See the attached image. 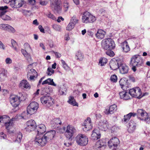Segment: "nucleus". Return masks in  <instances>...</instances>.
<instances>
[{
    "label": "nucleus",
    "instance_id": "nucleus-1",
    "mask_svg": "<svg viewBox=\"0 0 150 150\" xmlns=\"http://www.w3.org/2000/svg\"><path fill=\"white\" fill-rule=\"evenodd\" d=\"M50 1V6L54 12L59 13H61L62 8L60 5L61 4L60 0H40V3L42 5H45Z\"/></svg>",
    "mask_w": 150,
    "mask_h": 150
},
{
    "label": "nucleus",
    "instance_id": "nucleus-2",
    "mask_svg": "<svg viewBox=\"0 0 150 150\" xmlns=\"http://www.w3.org/2000/svg\"><path fill=\"white\" fill-rule=\"evenodd\" d=\"M144 62L142 58L139 54L132 56L131 58L130 65L132 66V70L135 72L137 70L136 67H139L142 66Z\"/></svg>",
    "mask_w": 150,
    "mask_h": 150
},
{
    "label": "nucleus",
    "instance_id": "nucleus-3",
    "mask_svg": "<svg viewBox=\"0 0 150 150\" xmlns=\"http://www.w3.org/2000/svg\"><path fill=\"white\" fill-rule=\"evenodd\" d=\"M56 134V131L51 130L47 132L43 136L40 138L38 137V143L41 146H44L47 141L52 139Z\"/></svg>",
    "mask_w": 150,
    "mask_h": 150
},
{
    "label": "nucleus",
    "instance_id": "nucleus-4",
    "mask_svg": "<svg viewBox=\"0 0 150 150\" xmlns=\"http://www.w3.org/2000/svg\"><path fill=\"white\" fill-rule=\"evenodd\" d=\"M61 124V121L58 118L53 119L50 122L51 127L54 129H57V132L59 133H63L65 131V127L61 128L60 127Z\"/></svg>",
    "mask_w": 150,
    "mask_h": 150
},
{
    "label": "nucleus",
    "instance_id": "nucleus-5",
    "mask_svg": "<svg viewBox=\"0 0 150 150\" xmlns=\"http://www.w3.org/2000/svg\"><path fill=\"white\" fill-rule=\"evenodd\" d=\"M137 115L138 119L140 120L144 121L147 123H150V114H148L145 110L138 109Z\"/></svg>",
    "mask_w": 150,
    "mask_h": 150
},
{
    "label": "nucleus",
    "instance_id": "nucleus-6",
    "mask_svg": "<svg viewBox=\"0 0 150 150\" xmlns=\"http://www.w3.org/2000/svg\"><path fill=\"white\" fill-rule=\"evenodd\" d=\"M102 47L105 50H111L115 47V44L114 40L111 38L103 40L101 42Z\"/></svg>",
    "mask_w": 150,
    "mask_h": 150
},
{
    "label": "nucleus",
    "instance_id": "nucleus-7",
    "mask_svg": "<svg viewBox=\"0 0 150 150\" xmlns=\"http://www.w3.org/2000/svg\"><path fill=\"white\" fill-rule=\"evenodd\" d=\"M96 17L88 11L84 12L82 15V20L83 23H92L96 20Z\"/></svg>",
    "mask_w": 150,
    "mask_h": 150
},
{
    "label": "nucleus",
    "instance_id": "nucleus-8",
    "mask_svg": "<svg viewBox=\"0 0 150 150\" xmlns=\"http://www.w3.org/2000/svg\"><path fill=\"white\" fill-rule=\"evenodd\" d=\"M76 143L81 146H84L87 145L88 142V138L85 135L80 134L77 135L76 138Z\"/></svg>",
    "mask_w": 150,
    "mask_h": 150
},
{
    "label": "nucleus",
    "instance_id": "nucleus-9",
    "mask_svg": "<svg viewBox=\"0 0 150 150\" xmlns=\"http://www.w3.org/2000/svg\"><path fill=\"white\" fill-rule=\"evenodd\" d=\"M26 97L22 95L21 97L17 96H11L10 98V101L11 105L14 107H17L20 104L21 101L25 100Z\"/></svg>",
    "mask_w": 150,
    "mask_h": 150
},
{
    "label": "nucleus",
    "instance_id": "nucleus-10",
    "mask_svg": "<svg viewBox=\"0 0 150 150\" xmlns=\"http://www.w3.org/2000/svg\"><path fill=\"white\" fill-rule=\"evenodd\" d=\"M41 103L45 105L48 107L51 106L54 103V100L52 97L48 96H43L40 98Z\"/></svg>",
    "mask_w": 150,
    "mask_h": 150
},
{
    "label": "nucleus",
    "instance_id": "nucleus-11",
    "mask_svg": "<svg viewBox=\"0 0 150 150\" xmlns=\"http://www.w3.org/2000/svg\"><path fill=\"white\" fill-rule=\"evenodd\" d=\"M129 93L132 97L135 98H140L143 96L142 95L141 89L139 87H134L130 89Z\"/></svg>",
    "mask_w": 150,
    "mask_h": 150
},
{
    "label": "nucleus",
    "instance_id": "nucleus-12",
    "mask_svg": "<svg viewBox=\"0 0 150 150\" xmlns=\"http://www.w3.org/2000/svg\"><path fill=\"white\" fill-rule=\"evenodd\" d=\"M26 125L25 129L27 132H29L35 130L37 126L36 123L33 120L28 121L26 122Z\"/></svg>",
    "mask_w": 150,
    "mask_h": 150
},
{
    "label": "nucleus",
    "instance_id": "nucleus-13",
    "mask_svg": "<svg viewBox=\"0 0 150 150\" xmlns=\"http://www.w3.org/2000/svg\"><path fill=\"white\" fill-rule=\"evenodd\" d=\"M8 8L7 6H0V18L4 21L11 20V18L5 14L6 12V10Z\"/></svg>",
    "mask_w": 150,
    "mask_h": 150
},
{
    "label": "nucleus",
    "instance_id": "nucleus-14",
    "mask_svg": "<svg viewBox=\"0 0 150 150\" xmlns=\"http://www.w3.org/2000/svg\"><path fill=\"white\" fill-rule=\"evenodd\" d=\"M65 135L69 139L71 138L76 132V129L72 126L68 125L67 128L65 127Z\"/></svg>",
    "mask_w": 150,
    "mask_h": 150
},
{
    "label": "nucleus",
    "instance_id": "nucleus-15",
    "mask_svg": "<svg viewBox=\"0 0 150 150\" xmlns=\"http://www.w3.org/2000/svg\"><path fill=\"white\" fill-rule=\"evenodd\" d=\"M83 129L86 132L90 130L93 127L91 120L90 117H88L84 121L82 125Z\"/></svg>",
    "mask_w": 150,
    "mask_h": 150
},
{
    "label": "nucleus",
    "instance_id": "nucleus-16",
    "mask_svg": "<svg viewBox=\"0 0 150 150\" xmlns=\"http://www.w3.org/2000/svg\"><path fill=\"white\" fill-rule=\"evenodd\" d=\"M106 146V141L105 139H101L96 143L94 148L98 150H103Z\"/></svg>",
    "mask_w": 150,
    "mask_h": 150
},
{
    "label": "nucleus",
    "instance_id": "nucleus-17",
    "mask_svg": "<svg viewBox=\"0 0 150 150\" xmlns=\"http://www.w3.org/2000/svg\"><path fill=\"white\" fill-rule=\"evenodd\" d=\"M24 4V0H11L10 2L11 6L14 8H20Z\"/></svg>",
    "mask_w": 150,
    "mask_h": 150
},
{
    "label": "nucleus",
    "instance_id": "nucleus-18",
    "mask_svg": "<svg viewBox=\"0 0 150 150\" xmlns=\"http://www.w3.org/2000/svg\"><path fill=\"white\" fill-rule=\"evenodd\" d=\"M108 143V146L110 148H112L115 150L120 142L118 138L114 137L111 138Z\"/></svg>",
    "mask_w": 150,
    "mask_h": 150
},
{
    "label": "nucleus",
    "instance_id": "nucleus-19",
    "mask_svg": "<svg viewBox=\"0 0 150 150\" xmlns=\"http://www.w3.org/2000/svg\"><path fill=\"white\" fill-rule=\"evenodd\" d=\"M109 127L108 123L105 120H101L98 123V128L102 131H106Z\"/></svg>",
    "mask_w": 150,
    "mask_h": 150
},
{
    "label": "nucleus",
    "instance_id": "nucleus-20",
    "mask_svg": "<svg viewBox=\"0 0 150 150\" xmlns=\"http://www.w3.org/2000/svg\"><path fill=\"white\" fill-rule=\"evenodd\" d=\"M117 110V105L115 104H113L110 106L109 108L106 109L104 111V112L107 115L112 114L116 112Z\"/></svg>",
    "mask_w": 150,
    "mask_h": 150
},
{
    "label": "nucleus",
    "instance_id": "nucleus-21",
    "mask_svg": "<svg viewBox=\"0 0 150 150\" xmlns=\"http://www.w3.org/2000/svg\"><path fill=\"white\" fill-rule=\"evenodd\" d=\"M127 130L129 133L134 132L136 129V123L132 120H131L127 125Z\"/></svg>",
    "mask_w": 150,
    "mask_h": 150
},
{
    "label": "nucleus",
    "instance_id": "nucleus-22",
    "mask_svg": "<svg viewBox=\"0 0 150 150\" xmlns=\"http://www.w3.org/2000/svg\"><path fill=\"white\" fill-rule=\"evenodd\" d=\"M127 81V80L125 78H122L120 79L119 81V84L121 88L123 90L127 89L128 87Z\"/></svg>",
    "mask_w": 150,
    "mask_h": 150
},
{
    "label": "nucleus",
    "instance_id": "nucleus-23",
    "mask_svg": "<svg viewBox=\"0 0 150 150\" xmlns=\"http://www.w3.org/2000/svg\"><path fill=\"white\" fill-rule=\"evenodd\" d=\"M119 69L122 74H125L128 72L129 70L128 66L125 64L122 63L120 65Z\"/></svg>",
    "mask_w": 150,
    "mask_h": 150
},
{
    "label": "nucleus",
    "instance_id": "nucleus-24",
    "mask_svg": "<svg viewBox=\"0 0 150 150\" xmlns=\"http://www.w3.org/2000/svg\"><path fill=\"white\" fill-rule=\"evenodd\" d=\"M129 92L126 91H123L119 93L120 98L121 99L124 100H127L130 99Z\"/></svg>",
    "mask_w": 150,
    "mask_h": 150
},
{
    "label": "nucleus",
    "instance_id": "nucleus-25",
    "mask_svg": "<svg viewBox=\"0 0 150 150\" xmlns=\"http://www.w3.org/2000/svg\"><path fill=\"white\" fill-rule=\"evenodd\" d=\"M32 66L31 64H29L27 68V77L28 78L29 76H33L34 75H36L37 72L36 70L31 68Z\"/></svg>",
    "mask_w": 150,
    "mask_h": 150
},
{
    "label": "nucleus",
    "instance_id": "nucleus-26",
    "mask_svg": "<svg viewBox=\"0 0 150 150\" xmlns=\"http://www.w3.org/2000/svg\"><path fill=\"white\" fill-rule=\"evenodd\" d=\"M91 137L92 139L97 140L100 138V134L98 130L94 129L92 132Z\"/></svg>",
    "mask_w": 150,
    "mask_h": 150
},
{
    "label": "nucleus",
    "instance_id": "nucleus-27",
    "mask_svg": "<svg viewBox=\"0 0 150 150\" xmlns=\"http://www.w3.org/2000/svg\"><path fill=\"white\" fill-rule=\"evenodd\" d=\"M110 68L113 70H115L119 68L120 65L117 61L112 60L110 63Z\"/></svg>",
    "mask_w": 150,
    "mask_h": 150
},
{
    "label": "nucleus",
    "instance_id": "nucleus-28",
    "mask_svg": "<svg viewBox=\"0 0 150 150\" xmlns=\"http://www.w3.org/2000/svg\"><path fill=\"white\" fill-rule=\"evenodd\" d=\"M46 128L45 125L43 124L38 125V136L42 135L46 132Z\"/></svg>",
    "mask_w": 150,
    "mask_h": 150
},
{
    "label": "nucleus",
    "instance_id": "nucleus-29",
    "mask_svg": "<svg viewBox=\"0 0 150 150\" xmlns=\"http://www.w3.org/2000/svg\"><path fill=\"white\" fill-rule=\"evenodd\" d=\"M19 86L22 88L29 89L30 88V86L27 80H22L20 83Z\"/></svg>",
    "mask_w": 150,
    "mask_h": 150
},
{
    "label": "nucleus",
    "instance_id": "nucleus-30",
    "mask_svg": "<svg viewBox=\"0 0 150 150\" xmlns=\"http://www.w3.org/2000/svg\"><path fill=\"white\" fill-rule=\"evenodd\" d=\"M122 47L123 51L126 53L128 52L130 50L128 42L126 41H124L122 43Z\"/></svg>",
    "mask_w": 150,
    "mask_h": 150
},
{
    "label": "nucleus",
    "instance_id": "nucleus-31",
    "mask_svg": "<svg viewBox=\"0 0 150 150\" xmlns=\"http://www.w3.org/2000/svg\"><path fill=\"white\" fill-rule=\"evenodd\" d=\"M21 52L28 62H31L32 61V59L30 54L25 50L22 49L21 50Z\"/></svg>",
    "mask_w": 150,
    "mask_h": 150
},
{
    "label": "nucleus",
    "instance_id": "nucleus-32",
    "mask_svg": "<svg viewBox=\"0 0 150 150\" xmlns=\"http://www.w3.org/2000/svg\"><path fill=\"white\" fill-rule=\"evenodd\" d=\"M15 119V118H12L9 121L6 122L4 123L5 126L7 130H9L12 128L13 124V121Z\"/></svg>",
    "mask_w": 150,
    "mask_h": 150
},
{
    "label": "nucleus",
    "instance_id": "nucleus-33",
    "mask_svg": "<svg viewBox=\"0 0 150 150\" xmlns=\"http://www.w3.org/2000/svg\"><path fill=\"white\" fill-rule=\"evenodd\" d=\"M136 114L134 112H130L126 115H125L123 119L122 120L123 122L125 123L127 122L130 119L131 116L134 117Z\"/></svg>",
    "mask_w": 150,
    "mask_h": 150
},
{
    "label": "nucleus",
    "instance_id": "nucleus-34",
    "mask_svg": "<svg viewBox=\"0 0 150 150\" xmlns=\"http://www.w3.org/2000/svg\"><path fill=\"white\" fill-rule=\"evenodd\" d=\"M105 32L101 29L98 30L96 34V37L98 39L103 38L105 34Z\"/></svg>",
    "mask_w": 150,
    "mask_h": 150
},
{
    "label": "nucleus",
    "instance_id": "nucleus-35",
    "mask_svg": "<svg viewBox=\"0 0 150 150\" xmlns=\"http://www.w3.org/2000/svg\"><path fill=\"white\" fill-rule=\"evenodd\" d=\"M75 56L76 59L79 61H82L84 58L83 54L80 50L76 52Z\"/></svg>",
    "mask_w": 150,
    "mask_h": 150
},
{
    "label": "nucleus",
    "instance_id": "nucleus-36",
    "mask_svg": "<svg viewBox=\"0 0 150 150\" xmlns=\"http://www.w3.org/2000/svg\"><path fill=\"white\" fill-rule=\"evenodd\" d=\"M57 93L58 95H62L65 94L66 89L64 87L62 86H57Z\"/></svg>",
    "mask_w": 150,
    "mask_h": 150
},
{
    "label": "nucleus",
    "instance_id": "nucleus-37",
    "mask_svg": "<svg viewBox=\"0 0 150 150\" xmlns=\"http://www.w3.org/2000/svg\"><path fill=\"white\" fill-rule=\"evenodd\" d=\"M47 84L55 86H56V84L53 81V79L50 78L47 79L42 83V85Z\"/></svg>",
    "mask_w": 150,
    "mask_h": 150
},
{
    "label": "nucleus",
    "instance_id": "nucleus-38",
    "mask_svg": "<svg viewBox=\"0 0 150 150\" xmlns=\"http://www.w3.org/2000/svg\"><path fill=\"white\" fill-rule=\"evenodd\" d=\"M31 115V114L25 112L22 113L21 115H19L18 118L19 119H27L29 118Z\"/></svg>",
    "mask_w": 150,
    "mask_h": 150
},
{
    "label": "nucleus",
    "instance_id": "nucleus-39",
    "mask_svg": "<svg viewBox=\"0 0 150 150\" xmlns=\"http://www.w3.org/2000/svg\"><path fill=\"white\" fill-rule=\"evenodd\" d=\"M68 102L73 106H78V103H76L73 97L70 96L69 97Z\"/></svg>",
    "mask_w": 150,
    "mask_h": 150
},
{
    "label": "nucleus",
    "instance_id": "nucleus-40",
    "mask_svg": "<svg viewBox=\"0 0 150 150\" xmlns=\"http://www.w3.org/2000/svg\"><path fill=\"white\" fill-rule=\"evenodd\" d=\"M62 3L63 4L64 10V12H66L69 7V3L67 0H63L62 1Z\"/></svg>",
    "mask_w": 150,
    "mask_h": 150
},
{
    "label": "nucleus",
    "instance_id": "nucleus-41",
    "mask_svg": "<svg viewBox=\"0 0 150 150\" xmlns=\"http://www.w3.org/2000/svg\"><path fill=\"white\" fill-rule=\"evenodd\" d=\"M37 110L29 105L27 107V111L28 113L31 115L35 113Z\"/></svg>",
    "mask_w": 150,
    "mask_h": 150
},
{
    "label": "nucleus",
    "instance_id": "nucleus-42",
    "mask_svg": "<svg viewBox=\"0 0 150 150\" xmlns=\"http://www.w3.org/2000/svg\"><path fill=\"white\" fill-rule=\"evenodd\" d=\"M107 61V59L106 58H101L99 60V64L101 66H103L106 63Z\"/></svg>",
    "mask_w": 150,
    "mask_h": 150
},
{
    "label": "nucleus",
    "instance_id": "nucleus-43",
    "mask_svg": "<svg viewBox=\"0 0 150 150\" xmlns=\"http://www.w3.org/2000/svg\"><path fill=\"white\" fill-rule=\"evenodd\" d=\"M75 25L74 23L70 22L66 27V29L68 31H71L74 28Z\"/></svg>",
    "mask_w": 150,
    "mask_h": 150
},
{
    "label": "nucleus",
    "instance_id": "nucleus-44",
    "mask_svg": "<svg viewBox=\"0 0 150 150\" xmlns=\"http://www.w3.org/2000/svg\"><path fill=\"white\" fill-rule=\"evenodd\" d=\"M22 137V134L20 132L17 133V138L15 142L18 143H20L21 141Z\"/></svg>",
    "mask_w": 150,
    "mask_h": 150
},
{
    "label": "nucleus",
    "instance_id": "nucleus-45",
    "mask_svg": "<svg viewBox=\"0 0 150 150\" xmlns=\"http://www.w3.org/2000/svg\"><path fill=\"white\" fill-rule=\"evenodd\" d=\"M11 42L12 47L14 49L15 51L18 52L19 50L16 47L17 44L16 42L13 40H11Z\"/></svg>",
    "mask_w": 150,
    "mask_h": 150
},
{
    "label": "nucleus",
    "instance_id": "nucleus-46",
    "mask_svg": "<svg viewBox=\"0 0 150 150\" xmlns=\"http://www.w3.org/2000/svg\"><path fill=\"white\" fill-rule=\"evenodd\" d=\"M1 120L4 122V123L7 121H9L11 119L9 116L6 115H5L0 116Z\"/></svg>",
    "mask_w": 150,
    "mask_h": 150
},
{
    "label": "nucleus",
    "instance_id": "nucleus-47",
    "mask_svg": "<svg viewBox=\"0 0 150 150\" xmlns=\"http://www.w3.org/2000/svg\"><path fill=\"white\" fill-rule=\"evenodd\" d=\"M29 105L30 106L35 109L36 110H38V103L35 101H32L29 104Z\"/></svg>",
    "mask_w": 150,
    "mask_h": 150
},
{
    "label": "nucleus",
    "instance_id": "nucleus-48",
    "mask_svg": "<svg viewBox=\"0 0 150 150\" xmlns=\"http://www.w3.org/2000/svg\"><path fill=\"white\" fill-rule=\"evenodd\" d=\"M54 71L51 68L49 67L47 70V74L48 76H50L54 74Z\"/></svg>",
    "mask_w": 150,
    "mask_h": 150
},
{
    "label": "nucleus",
    "instance_id": "nucleus-49",
    "mask_svg": "<svg viewBox=\"0 0 150 150\" xmlns=\"http://www.w3.org/2000/svg\"><path fill=\"white\" fill-rule=\"evenodd\" d=\"M9 25L6 24H0V29L2 30L7 31Z\"/></svg>",
    "mask_w": 150,
    "mask_h": 150
},
{
    "label": "nucleus",
    "instance_id": "nucleus-50",
    "mask_svg": "<svg viewBox=\"0 0 150 150\" xmlns=\"http://www.w3.org/2000/svg\"><path fill=\"white\" fill-rule=\"evenodd\" d=\"M111 81L113 82H116L117 81V76L115 74L112 75L110 77Z\"/></svg>",
    "mask_w": 150,
    "mask_h": 150
},
{
    "label": "nucleus",
    "instance_id": "nucleus-51",
    "mask_svg": "<svg viewBox=\"0 0 150 150\" xmlns=\"http://www.w3.org/2000/svg\"><path fill=\"white\" fill-rule=\"evenodd\" d=\"M53 28L56 30L60 31L61 30V26L57 24L53 25L52 26Z\"/></svg>",
    "mask_w": 150,
    "mask_h": 150
},
{
    "label": "nucleus",
    "instance_id": "nucleus-52",
    "mask_svg": "<svg viewBox=\"0 0 150 150\" xmlns=\"http://www.w3.org/2000/svg\"><path fill=\"white\" fill-rule=\"evenodd\" d=\"M78 21V20L76 16H74L72 17L71 20L70 22H72L73 23H74L75 25L76 23H77Z\"/></svg>",
    "mask_w": 150,
    "mask_h": 150
},
{
    "label": "nucleus",
    "instance_id": "nucleus-53",
    "mask_svg": "<svg viewBox=\"0 0 150 150\" xmlns=\"http://www.w3.org/2000/svg\"><path fill=\"white\" fill-rule=\"evenodd\" d=\"M38 76V74L36 75H34L33 76H29L28 78V79L31 81H33L35 80L36 79Z\"/></svg>",
    "mask_w": 150,
    "mask_h": 150
},
{
    "label": "nucleus",
    "instance_id": "nucleus-54",
    "mask_svg": "<svg viewBox=\"0 0 150 150\" xmlns=\"http://www.w3.org/2000/svg\"><path fill=\"white\" fill-rule=\"evenodd\" d=\"M7 31L13 33H14L16 31L14 28L9 25L8 26V28H7Z\"/></svg>",
    "mask_w": 150,
    "mask_h": 150
},
{
    "label": "nucleus",
    "instance_id": "nucleus-55",
    "mask_svg": "<svg viewBox=\"0 0 150 150\" xmlns=\"http://www.w3.org/2000/svg\"><path fill=\"white\" fill-rule=\"evenodd\" d=\"M108 51L106 52V54L111 57H113L114 55V52L110 50H108Z\"/></svg>",
    "mask_w": 150,
    "mask_h": 150
},
{
    "label": "nucleus",
    "instance_id": "nucleus-56",
    "mask_svg": "<svg viewBox=\"0 0 150 150\" xmlns=\"http://www.w3.org/2000/svg\"><path fill=\"white\" fill-rule=\"evenodd\" d=\"M5 62L7 64L9 65L12 63V61L10 58L7 57L5 60Z\"/></svg>",
    "mask_w": 150,
    "mask_h": 150
},
{
    "label": "nucleus",
    "instance_id": "nucleus-57",
    "mask_svg": "<svg viewBox=\"0 0 150 150\" xmlns=\"http://www.w3.org/2000/svg\"><path fill=\"white\" fill-rule=\"evenodd\" d=\"M24 46L25 49L27 50L30 51L31 50L30 45L28 43H26L24 44Z\"/></svg>",
    "mask_w": 150,
    "mask_h": 150
},
{
    "label": "nucleus",
    "instance_id": "nucleus-58",
    "mask_svg": "<svg viewBox=\"0 0 150 150\" xmlns=\"http://www.w3.org/2000/svg\"><path fill=\"white\" fill-rule=\"evenodd\" d=\"M47 16L48 17L50 18L51 19L53 20H56V17L54 16L51 13H50L48 14H47Z\"/></svg>",
    "mask_w": 150,
    "mask_h": 150
},
{
    "label": "nucleus",
    "instance_id": "nucleus-59",
    "mask_svg": "<svg viewBox=\"0 0 150 150\" xmlns=\"http://www.w3.org/2000/svg\"><path fill=\"white\" fill-rule=\"evenodd\" d=\"M119 129V127L116 126H114L111 128V130L113 132H116Z\"/></svg>",
    "mask_w": 150,
    "mask_h": 150
},
{
    "label": "nucleus",
    "instance_id": "nucleus-60",
    "mask_svg": "<svg viewBox=\"0 0 150 150\" xmlns=\"http://www.w3.org/2000/svg\"><path fill=\"white\" fill-rule=\"evenodd\" d=\"M6 73L4 69V71L0 74V79H3L6 77Z\"/></svg>",
    "mask_w": 150,
    "mask_h": 150
},
{
    "label": "nucleus",
    "instance_id": "nucleus-61",
    "mask_svg": "<svg viewBox=\"0 0 150 150\" xmlns=\"http://www.w3.org/2000/svg\"><path fill=\"white\" fill-rule=\"evenodd\" d=\"M6 138V136L3 132H2L0 133V139H4Z\"/></svg>",
    "mask_w": 150,
    "mask_h": 150
},
{
    "label": "nucleus",
    "instance_id": "nucleus-62",
    "mask_svg": "<svg viewBox=\"0 0 150 150\" xmlns=\"http://www.w3.org/2000/svg\"><path fill=\"white\" fill-rule=\"evenodd\" d=\"M62 67L64 69L67 71H69L70 69V68L67 64L63 66Z\"/></svg>",
    "mask_w": 150,
    "mask_h": 150
},
{
    "label": "nucleus",
    "instance_id": "nucleus-63",
    "mask_svg": "<svg viewBox=\"0 0 150 150\" xmlns=\"http://www.w3.org/2000/svg\"><path fill=\"white\" fill-rule=\"evenodd\" d=\"M38 28L41 32L43 33H45L44 29L41 25H39L38 27Z\"/></svg>",
    "mask_w": 150,
    "mask_h": 150
},
{
    "label": "nucleus",
    "instance_id": "nucleus-64",
    "mask_svg": "<svg viewBox=\"0 0 150 150\" xmlns=\"http://www.w3.org/2000/svg\"><path fill=\"white\" fill-rule=\"evenodd\" d=\"M0 49L4 50L5 49V45L1 41H0Z\"/></svg>",
    "mask_w": 150,
    "mask_h": 150
}]
</instances>
